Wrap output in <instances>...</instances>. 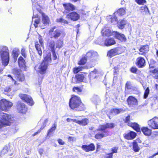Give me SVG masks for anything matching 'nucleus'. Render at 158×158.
<instances>
[{
  "label": "nucleus",
  "instance_id": "obj_1",
  "mask_svg": "<svg viewBox=\"0 0 158 158\" xmlns=\"http://www.w3.org/2000/svg\"><path fill=\"white\" fill-rule=\"evenodd\" d=\"M0 131L3 127L10 126L14 121V117L11 115H9L4 113L0 114Z\"/></svg>",
  "mask_w": 158,
  "mask_h": 158
},
{
  "label": "nucleus",
  "instance_id": "obj_2",
  "mask_svg": "<svg viewBox=\"0 0 158 158\" xmlns=\"http://www.w3.org/2000/svg\"><path fill=\"white\" fill-rule=\"evenodd\" d=\"M40 0H32L33 3V15L32 17V21L34 22V26L35 27H38V25L40 22V19L37 15H34V11L36 10L40 12L39 7H40Z\"/></svg>",
  "mask_w": 158,
  "mask_h": 158
},
{
  "label": "nucleus",
  "instance_id": "obj_3",
  "mask_svg": "<svg viewBox=\"0 0 158 158\" xmlns=\"http://www.w3.org/2000/svg\"><path fill=\"white\" fill-rule=\"evenodd\" d=\"M0 55L2 61V64L4 66H6L9 61V50L7 47H0Z\"/></svg>",
  "mask_w": 158,
  "mask_h": 158
},
{
  "label": "nucleus",
  "instance_id": "obj_4",
  "mask_svg": "<svg viewBox=\"0 0 158 158\" xmlns=\"http://www.w3.org/2000/svg\"><path fill=\"white\" fill-rule=\"evenodd\" d=\"M49 34L51 38L56 39L60 37L62 38L65 35L64 32L57 29L55 26L52 27L50 29L49 31Z\"/></svg>",
  "mask_w": 158,
  "mask_h": 158
},
{
  "label": "nucleus",
  "instance_id": "obj_5",
  "mask_svg": "<svg viewBox=\"0 0 158 158\" xmlns=\"http://www.w3.org/2000/svg\"><path fill=\"white\" fill-rule=\"evenodd\" d=\"M81 104L80 98L76 96H73L71 98L69 103L70 107L73 109L78 107Z\"/></svg>",
  "mask_w": 158,
  "mask_h": 158
},
{
  "label": "nucleus",
  "instance_id": "obj_6",
  "mask_svg": "<svg viewBox=\"0 0 158 158\" xmlns=\"http://www.w3.org/2000/svg\"><path fill=\"white\" fill-rule=\"evenodd\" d=\"M38 39L39 42H36L35 43V47L38 54L41 56L42 54V49L44 48L43 40L40 36H39Z\"/></svg>",
  "mask_w": 158,
  "mask_h": 158
},
{
  "label": "nucleus",
  "instance_id": "obj_7",
  "mask_svg": "<svg viewBox=\"0 0 158 158\" xmlns=\"http://www.w3.org/2000/svg\"><path fill=\"white\" fill-rule=\"evenodd\" d=\"M13 105L12 103L6 101L5 99H2L0 101V112L1 111H6L7 108L11 107Z\"/></svg>",
  "mask_w": 158,
  "mask_h": 158
},
{
  "label": "nucleus",
  "instance_id": "obj_8",
  "mask_svg": "<svg viewBox=\"0 0 158 158\" xmlns=\"http://www.w3.org/2000/svg\"><path fill=\"white\" fill-rule=\"evenodd\" d=\"M48 65V64H46L45 62H43L39 65L36 66L35 68L37 72L40 74H44L46 73Z\"/></svg>",
  "mask_w": 158,
  "mask_h": 158
},
{
  "label": "nucleus",
  "instance_id": "obj_9",
  "mask_svg": "<svg viewBox=\"0 0 158 158\" xmlns=\"http://www.w3.org/2000/svg\"><path fill=\"white\" fill-rule=\"evenodd\" d=\"M149 127L153 129H158V118L155 117L148 121Z\"/></svg>",
  "mask_w": 158,
  "mask_h": 158
},
{
  "label": "nucleus",
  "instance_id": "obj_10",
  "mask_svg": "<svg viewBox=\"0 0 158 158\" xmlns=\"http://www.w3.org/2000/svg\"><path fill=\"white\" fill-rule=\"evenodd\" d=\"M19 96L23 100L27 102L29 105L32 106L34 104V102L30 96L26 94H20Z\"/></svg>",
  "mask_w": 158,
  "mask_h": 158
},
{
  "label": "nucleus",
  "instance_id": "obj_11",
  "mask_svg": "<svg viewBox=\"0 0 158 158\" xmlns=\"http://www.w3.org/2000/svg\"><path fill=\"white\" fill-rule=\"evenodd\" d=\"M121 49L119 48H116L110 50L107 53V56L112 57L117 55L120 54L121 53Z\"/></svg>",
  "mask_w": 158,
  "mask_h": 158
},
{
  "label": "nucleus",
  "instance_id": "obj_12",
  "mask_svg": "<svg viewBox=\"0 0 158 158\" xmlns=\"http://www.w3.org/2000/svg\"><path fill=\"white\" fill-rule=\"evenodd\" d=\"M17 109L18 111L21 113L25 114L27 110V108L26 105L20 102L17 103Z\"/></svg>",
  "mask_w": 158,
  "mask_h": 158
},
{
  "label": "nucleus",
  "instance_id": "obj_13",
  "mask_svg": "<svg viewBox=\"0 0 158 158\" xmlns=\"http://www.w3.org/2000/svg\"><path fill=\"white\" fill-rule=\"evenodd\" d=\"M67 19H70L73 21H76L79 19L80 16L79 14L75 12H73L66 16Z\"/></svg>",
  "mask_w": 158,
  "mask_h": 158
},
{
  "label": "nucleus",
  "instance_id": "obj_14",
  "mask_svg": "<svg viewBox=\"0 0 158 158\" xmlns=\"http://www.w3.org/2000/svg\"><path fill=\"white\" fill-rule=\"evenodd\" d=\"M136 64L139 67L142 68L145 65V60L142 57H139L136 59Z\"/></svg>",
  "mask_w": 158,
  "mask_h": 158
},
{
  "label": "nucleus",
  "instance_id": "obj_15",
  "mask_svg": "<svg viewBox=\"0 0 158 158\" xmlns=\"http://www.w3.org/2000/svg\"><path fill=\"white\" fill-rule=\"evenodd\" d=\"M127 102L130 106H133L137 105V100L135 97L130 96L127 99Z\"/></svg>",
  "mask_w": 158,
  "mask_h": 158
},
{
  "label": "nucleus",
  "instance_id": "obj_16",
  "mask_svg": "<svg viewBox=\"0 0 158 158\" xmlns=\"http://www.w3.org/2000/svg\"><path fill=\"white\" fill-rule=\"evenodd\" d=\"M86 152L93 151L94 150L95 147L93 143L87 145H83L81 147Z\"/></svg>",
  "mask_w": 158,
  "mask_h": 158
},
{
  "label": "nucleus",
  "instance_id": "obj_17",
  "mask_svg": "<svg viewBox=\"0 0 158 158\" xmlns=\"http://www.w3.org/2000/svg\"><path fill=\"white\" fill-rule=\"evenodd\" d=\"M14 73L16 77L20 81H23L24 80V77L22 72L20 70H16Z\"/></svg>",
  "mask_w": 158,
  "mask_h": 158
},
{
  "label": "nucleus",
  "instance_id": "obj_18",
  "mask_svg": "<svg viewBox=\"0 0 158 158\" xmlns=\"http://www.w3.org/2000/svg\"><path fill=\"white\" fill-rule=\"evenodd\" d=\"M97 53L96 52L91 51L87 52L85 55V58L87 59H89L91 58H94L97 57Z\"/></svg>",
  "mask_w": 158,
  "mask_h": 158
},
{
  "label": "nucleus",
  "instance_id": "obj_19",
  "mask_svg": "<svg viewBox=\"0 0 158 158\" xmlns=\"http://www.w3.org/2000/svg\"><path fill=\"white\" fill-rule=\"evenodd\" d=\"M113 35H114L115 37L119 40L121 41L124 42L126 40V39L124 36V35L122 34L119 33L117 32L114 31L113 32Z\"/></svg>",
  "mask_w": 158,
  "mask_h": 158
},
{
  "label": "nucleus",
  "instance_id": "obj_20",
  "mask_svg": "<svg viewBox=\"0 0 158 158\" xmlns=\"http://www.w3.org/2000/svg\"><path fill=\"white\" fill-rule=\"evenodd\" d=\"M63 6L65 10L67 11H73L75 9V7L70 3L64 4Z\"/></svg>",
  "mask_w": 158,
  "mask_h": 158
},
{
  "label": "nucleus",
  "instance_id": "obj_21",
  "mask_svg": "<svg viewBox=\"0 0 158 158\" xmlns=\"http://www.w3.org/2000/svg\"><path fill=\"white\" fill-rule=\"evenodd\" d=\"M136 136V134L135 132L131 131L129 133L126 134L124 136V137L127 139L130 140L133 139Z\"/></svg>",
  "mask_w": 158,
  "mask_h": 158
},
{
  "label": "nucleus",
  "instance_id": "obj_22",
  "mask_svg": "<svg viewBox=\"0 0 158 158\" xmlns=\"http://www.w3.org/2000/svg\"><path fill=\"white\" fill-rule=\"evenodd\" d=\"M116 42L113 39H106L104 42V44L107 46H111L115 44Z\"/></svg>",
  "mask_w": 158,
  "mask_h": 158
},
{
  "label": "nucleus",
  "instance_id": "obj_23",
  "mask_svg": "<svg viewBox=\"0 0 158 158\" xmlns=\"http://www.w3.org/2000/svg\"><path fill=\"white\" fill-rule=\"evenodd\" d=\"M127 125L130 127H131L135 130L137 132H139L140 131V129L139 127L138 124L135 123H132L131 122H129Z\"/></svg>",
  "mask_w": 158,
  "mask_h": 158
},
{
  "label": "nucleus",
  "instance_id": "obj_24",
  "mask_svg": "<svg viewBox=\"0 0 158 158\" xmlns=\"http://www.w3.org/2000/svg\"><path fill=\"white\" fill-rule=\"evenodd\" d=\"M141 130L144 134L145 135H150L152 133V131L147 127H143L141 128Z\"/></svg>",
  "mask_w": 158,
  "mask_h": 158
},
{
  "label": "nucleus",
  "instance_id": "obj_25",
  "mask_svg": "<svg viewBox=\"0 0 158 158\" xmlns=\"http://www.w3.org/2000/svg\"><path fill=\"white\" fill-rule=\"evenodd\" d=\"M149 48L148 46L145 45L139 49L140 52L139 54L140 55H144L145 52L148 51Z\"/></svg>",
  "mask_w": 158,
  "mask_h": 158
},
{
  "label": "nucleus",
  "instance_id": "obj_26",
  "mask_svg": "<svg viewBox=\"0 0 158 158\" xmlns=\"http://www.w3.org/2000/svg\"><path fill=\"white\" fill-rule=\"evenodd\" d=\"M42 22L45 25H47L49 24L50 20L48 17L45 14L42 13Z\"/></svg>",
  "mask_w": 158,
  "mask_h": 158
},
{
  "label": "nucleus",
  "instance_id": "obj_27",
  "mask_svg": "<svg viewBox=\"0 0 158 158\" xmlns=\"http://www.w3.org/2000/svg\"><path fill=\"white\" fill-rule=\"evenodd\" d=\"M139 10L140 12L143 14H148L149 13V11L147 6L146 5L141 6L140 7Z\"/></svg>",
  "mask_w": 158,
  "mask_h": 158
},
{
  "label": "nucleus",
  "instance_id": "obj_28",
  "mask_svg": "<svg viewBox=\"0 0 158 158\" xmlns=\"http://www.w3.org/2000/svg\"><path fill=\"white\" fill-rule=\"evenodd\" d=\"M102 32L103 36H109L111 35L112 34L113 35V32L112 33L111 31L109 29H106L105 30L103 29Z\"/></svg>",
  "mask_w": 158,
  "mask_h": 158
},
{
  "label": "nucleus",
  "instance_id": "obj_29",
  "mask_svg": "<svg viewBox=\"0 0 158 158\" xmlns=\"http://www.w3.org/2000/svg\"><path fill=\"white\" fill-rule=\"evenodd\" d=\"M51 53L50 52L48 53L46 56L45 57L44 59L43 62H45L46 64L49 65L51 61Z\"/></svg>",
  "mask_w": 158,
  "mask_h": 158
},
{
  "label": "nucleus",
  "instance_id": "obj_30",
  "mask_svg": "<svg viewBox=\"0 0 158 158\" xmlns=\"http://www.w3.org/2000/svg\"><path fill=\"white\" fill-rule=\"evenodd\" d=\"M75 121L76 122V123L83 126L87 125L88 122V120L86 118L83 119L81 120H76Z\"/></svg>",
  "mask_w": 158,
  "mask_h": 158
},
{
  "label": "nucleus",
  "instance_id": "obj_31",
  "mask_svg": "<svg viewBox=\"0 0 158 158\" xmlns=\"http://www.w3.org/2000/svg\"><path fill=\"white\" fill-rule=\"evenodd\" d=\"M56 128V125L55 124L53 125L52 127L48 131L47 135L50 137L52 135L54 131Z\"/></svg>",
  "mask_w": 158,
  "mask_h": 158
},
{
  "label": "nucleus",
  "instance_id": "obj_32",
  "mask_svg": "<svg viewBox=\"0 0 158 158\" xmlns=\"http://www.w3.org/2000/svg\"><path fill=\"white\" fill-rule=\"evenodd\" d=\"M106 131H104L103 132L101 133H97L95 136V138L97 139H100L103 137H106L108 136V134H106Z\"/></svg>",
  "mask_w": 158,
  "mask_h": 158
},
{
  "label": "nucleus",
  "instance_id": "obj_33",
  "mask_svg": "<svg viewBox=\"0 0 158 158\" xmlns=\"http://www.w3.org/2000/svg\"><path fill=\"white\" fill-rule=\"evenodd\" d=\"M18 64L20 67H24L25 66V62L22 56H20L18 59Z\"/></svg>",
  "mask_w": 158,
  "mask_h": 158
},
{
  "label": "nucleus",
  "instance_id": "obj_34",
  "mask_svg": "<svg viewBox=\"0 0 158 158\" xmlns=\"http://www.w3.org/2000/svg\"><path fill=\"white\" fill-rule=\"evenodd\" d=\"M123 111L122 109H113L111 110L110 113L112 114L115 115L122 112Z\"/></svg>",
  "mask_w": 158,
  "mask_h": 158
},
{
  "label": "nucleus",
  "instance_id": "obj_35",
  "mask_svg": "<svg viewBox=\"0 0 158 158\" xmlns=\"http://www.w3.org/2000/svg\"><path fill=\"white\" fill-rule=\"evenodd\" d=\"M127 21L125 20H121L118 23V27L120 29H123L124 27V26L127 23Z\"/></svg>",
  "mask_w": 158,
  "mask_h": 158
},
{
  "label": "nucleus",
  "instance_id": "obj_36",
  "mask_svg": "<svg viewBox=\"0 0 158 158\" xmlns=\"http://www.w3.org/2000/svg\"><path fill=\"white\" fill-rule=\"evenodd\" d=\"M84 78V76L83 74H78L76 76V77L74 78L73 79L77 80V81H76L77 83H78L79 81H83Z\"/></svg>",
  "mask_w": 158,
  "mask_h": 158
},
{
  "label": "nucleus",
  "instance_id": "obj_37",
  "mask_svg": "<svg viewBox=\"0 0 158 158\" xmlns=\"http://www.w3.org/2000/svg\"><path fill=\"white\" fill-rule=\"evenodd\" d=\"M48 45L52 51H55V42L53 40L49 41L48 43Z\"/></svg>",
  "mask_w": 158,
  "mask_h": 158
},
{
  "label": "nucleus",
  "instance_id": "obj_38",
  "mask_svg": "<svg viewBox=\"0 0 158 158\" xmlns=\"http://www.w3.org/2000/svg\"><path fill=\"white\" fill-rule=\"evenodd\" d=\"M125 10L123 8H122L118 9L117 12H115L114 14H118L119 16H121L125 14Z\"/></svg>",
  "mask_w": 158,
  "mask_h": 158
},
{
  "label": "nucleus",
  "instance_id": "obj_39",
  "mask_svg": "<svg viewBox=\"0 0 158 158\" xmlns=\"http://www.w3.org/2000/svg\"><path fill=\"white\" fill-rule=\"evenodd\" d=\"M63 44V41L62 40L59 39L56 42V48H60L62 46Z\"/></svg>",
  "mask_w": 158,
  "mask_h": 158
},
{
  "label": "nucleus",
  "instance_id": "obj_40",
  "mask_svg": "<svg viewBox=\"0 0 158 158\" xmlns=\"http://www.w3.org/2000/svg\"><path fill=\"white\" fill-rule=\"evenodd\" d=\"M133 148L134 151L135 152L139 151L140 149L137 143L135 141L133 143Z\"/></svg>",
  "mask_w": 158,
  "mask_h": 158
},
{
  "label": "nucleus",
  "instance_id": "obj_41",
  "mask_svg": "<svg viewBox=\"0 0 158 158\" xmlns=\"http://www.w3.org/2000/svg\"><path fill=\"white\" fill-rule=\"evenodd\" d=\"M56 21L57 22H60L63 24H68V22L67 21L63 19L62 18H59L56 19Z\"/></svg>",
  "mask_w": 158,
  "mask_h": 158
},
{
  "label": "nucleus",
  "instance_id": "obj_42",
  "mask_svg": "<svg viewBox=\"0 0 158 158\" xmlns=\"http://www.w3.org/2000/svg\"><path fill=\"white\" fill-rule=\"evenodd\" d=\"M19 50L18 49H15L13 52V57L15 59H16L19 55Z\"/></svg>",
  "mask_w": 158,
  "mask_h": 158
},
{
  "label": "nucleus",
  "instance_id": "obj_43",
  "mask_svg": "<svg viewBox=\"0 0 158 158\" xmlns=\"http://www.w3.org/2000/svg\"><path fill=\"white\" fill-rule=\"evenodd\" d=\"M132 88V86L131 82L130 81H127L125 85V89H131Z\"/></svg>",
  "mask_w": 158,
  "mask_h": 158
},
{
  "label": "nucleus",
  "instance_id": "obj_44",
  "mask_svg": "<svg viewBox=\"0 0 158 158\" xmlns=\"http://www.w3.org/2000/svg\"><path fill=\"white\" fill-rule=\"evenodd\" d=\"M73 91L77 93L78 94H80L82 91V89L78 87H75L73 89Z\"/></svg>",
  "mask_w": 158,
  "mask_h": 158
},
{
  "label": "nucleus",
  "instance_id": "obj_45",
  "mask_svg": "<svg viewBox=\"0 0 158 158\" xmlns=\"http://www.w3.org/2000/svg\"><path fill=\"white\" fill-rule=\"evenodd\" d=\"M87 59L85 58V57H82L78 62V64L79 65H84L86 62Z\"/></svg>",
  "mask_w": 158,
  "mask_h": 158
},
{
  "label": "nucleus",
  "instance_id": "obj_46",
  "mask_svg": "<svg viewBox=\"0 0 158 158\" xmlns=\"http://www.w3.org/2000/svg\"><path fill=\"white\" fill-rule=\"evenodd\" d=\"M106 129V124L105 125H100L98 128V131H103Z\"/></svg>",
  "mask_w": 158,
  "mask_h": 158
},
{
  "label": "nucleus",
  "instance_id": "obj_47",
  "mask_svg": "<svg viewBox=\"0 0 158 158\" xmlns=\"http://www.w3.org/2000/svg\"><path fill=\"white\" fill-rule=\"evenodd\" d=\"M21 53L22 55L24 57L26 58L27 56V54L26 52V48H23L21 50Z\"/></svg>",
  "mask_w": 158,
  "mask_h": 158
},
{
  "label": "nucleus",
  "instance_id": "obj_48",
  "mask_svg": "<svg viewBox=\"0 0 158 158\" xmlns=\"http://www.w3.org/2000/svg\"><path fill=\"white\" fill-rule=\"evenodd\" d=\"M118 148L117 147H114L112 148L111 149L112 152L110 153H112L113 155L114 153H117L118 152Z\"/></svg>",
  "mask_w": 158,
  "mask_h": 158
},
{
  "label": "nucleus",
  "instance_id": "obj_49",
  "mask_svg": "<svg viewBox=\"0 0 158 158\" xmlns=\"http://www.w3.org/2000/svg\"><path fill=\"white\" fill-rule=\"evenodd\" d=\"M135 1L139 5H143L146 2L145 0H135Z\"/></svg>",
  "mask_w": 158,
  "mask_h": 158
},
{
  "label": "nucleus",
  "instance_id": "obj_50",
  "mask_svg": "<svg viewBox=\"0 0 158 158\" xmlns=\"http://www.w3.org/2000/svg\"><path fill=\"white\" fill-rule=\"evenodd\" d=\"M149 93V89L148 87L144 92V98H146L148 96Z\"/></svg>",
  "mask_w": 158,
  "mask_h": 158
},
{
  "label": "nucleus",
  "instance_id": "obj_51",
  "mask_svg": "<svg viewBox=\"0 0 158 158\" xmlns=\"http://www.w3.org/2000/svg\"><path fill=\"white\" fill-rule=\"evenodd\" d=\"M8 151L7 147H6L4 148L1 152V153L2 155H4Z\"/></svg>",
  "mask_w": 158,
  "mask_h": 158
},
{
  "label": "nucleus",
  "instance_id": "obj_52",
  "mask_svg": "<svg viewBox=\"0 0 158 158\" xmlns=\"http://www.w3.org/2000/svg\"><path fill=\"white\" fill-rule=\"evenodd\" d=\"M81 70V67H79L77 68H75L73 70V72L75 73H78L79 71Z\"/></svg>",
  "mask_w": 158,
  "mask_h": 158
},
{
  "label": "nucleus",
  "instance_id": "obj_53",
  "mask_svg": "<svg viewBox=\"0 0 158 158\" xmlns=\"http://www.w3.org/2000/svg\"><path fill=\"white\" fill-rule=\"evenodd\" d=\"M106 129L107 128H112L115 126V125L113 123H107L106 124Z\"/></svg>",
  "mask_w": 158,
  "mask_h": 158
},
{
  "label": "nucleus",
  "instance_id": "obj_54",
  "mask_svg": "<svg viewBox=\"0 0 158 158\" xmlns=\"http://www.w3.org/2000/svg\"><path fill=\"white\" fill-rule=\"evenodd\" d=\"M115 15L114 14V15L111 18V23H114V22H116L117 21V19L116 17L115 16Z\"/></svg>",
  "mask_w": 158,
  "mask_h": 158
},
{
  "label": "nucleus",
  "instance_id": "obj_55",
  "mask_svg": "<svg viewBox=\"0 0 158 158\" xmlns=\"http://www.w3.org/2000/svg\"><path fill=\"white\" fill-rule=\"evenodd\" d=\"M113 155L112 153H109L106 154L105 156V158H113Z\"/></svg>",
  "mask_w": 158,
  "mask_h": 158
},
{
  "label": "nucleus",
  "instance_id": "obj_56",
  "mask_svg": "<svg viewBox=\"0 0 158 158\" xmlns=\"http://www.w3.org/2000/svg\"><path fill=\"white\" fill-rule=\"evenodd\" d=\"M137 69L135 67H132L131 69V71L133 73H135L137 71Z\"/></svg>",
  "mask_w": 158,
  "mask_h": 158
},
{
  "label": "nucleus",
  "instance_id": "obj_57",
  "mask_svg": "<svg viewBox=\"0 0 158 158\" xmlns=\"http://www.w3.org/2000/svg\"><path fill=\"white\" fill-rule=\"evenodd\" d=\"M48 119H45L44 122V123H43V127H41L40 129H43V128L46 126V123H48Z\"/></svg>",
  "mask_w": 158,
  "mask_h": 158
},
{
  "label": "nucleus",
  "instance_id": "obj_58",
  "mask_svg": "<svg viewBox=\"0 0 158 158\" xmlns=\"http://www.w3.org/2000/svg\"><path fill=\"white\" fill-rule=\"evenodd\" d=\"M53 55V59L54 60H56L57 58V56L56 54L55 51H52Z\"/></svg>",
  "mask_w": 158,
  "mask_h": 158
},
{
  "label": "nucleus",
  "instance_id": "obj_59",
  "mask_svg": "<svg viewBox=\"0 0 158 158\" xmlns=\"http://www.w3.org/2000/svg\"><path fill=\"white\" fill-rule=\"evenodd\" d=\"M59 143L61 145H63L64 144V142L62 139H59L58 140Z\"/></svg>",
  "mask_w": 158,
  "mask_h": 158
},
{
  "label": "nucleus",
  "instance_id": "obj_60",
  "mask_svg": "<svg viewBox=\"0 0 158 158\" xmlns=\"http://www.w3.org/2000/svg\"><path fill=\"white\" fill-rule=\"evenodd\" d=\"M66 120L68 122H73L76 123V122L75 120H76V119L68 118Z\"/></svg>",
  "mask_w": 158,
  "mask_h": 158
},
{
  "label": "nucleus",
  "instance_id": "obj_61",
  "mask_svg": "<svg viewBox=\"0 0 158 158\" xmlns=\"http://www.w3.org/2000/svg\"><path fill=\"white\" fill-rule=\"evenodd\" d=\"M130 119V116H128L126 117L125 120V122L126 123H128L130 122H129Z\"/></svg>",
  "mask_w": 158,
  "mask_h": 158
},
{
  "label": "nucleus",
  "instance_id": "obj_62",
  "mask_svg": "<svg viewBox=\"0 0 158 158\" xmlns=\"http://www.w3.org/2000/svg\"><path fill=\"white\" fill-rule=\"evenodd\" d=\"M11 91V89L9 87H7L6 88L5 91L7 92H10Z\"/></svg>",
  "mask_w": 158,
  "mask_h": 158
},
{
  "label": "nucleus",
  "instance_id": "obj_63",
  "mask_svg": "<svg viewBox=\"0 0 158 158\" xmlns=\"http://www.w3.org/2000/svg\"><path fill=\"white\" fill-rule=\"evenodd\" d=\"M97 72V70L96 69H95L93 71H92L90 72L89 76H91V75H93V73H95V74Z\"/></svg>",
  "mask_w": 158,
  "mask_h": 158
},
{
  "label": "nucleus",
  "instance_id": "obj_64",
  "mask_svg": "<svg viewBox=\"0 0 158 158\" xmlns=\"http://www.w3.org/2000/svg\"><path fill=\"white\" fill-rule=\"evenodd\" d=\"M7 76L10 77V79L12 80L13 81H14V83L15 85L16 84V82L15 81H14V80L13 79V78H12V77L11 76V75H7Z\"/></svg>",
  "mask_w": 158,
  "mask_h": 158
}]
</instances>
